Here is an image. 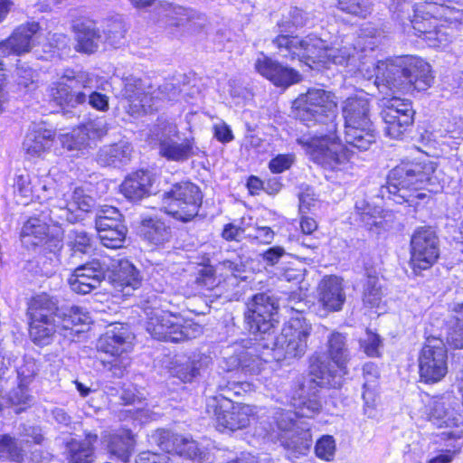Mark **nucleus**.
Returning a JSON list of instances; mask_svg holds the SVG:
<instances>
[{
  "instance_id": "f257e3e1",
  "label": "nucleus",
  "mask_w": 463,
  "mask_h": 463,
  "mask_svg": "<svg viewBox=\"0 0 463 463\" xmlns=\"http://www.w3.org/2000/svg\"><path fill=\"white\" fill-rule=\"evenodd\" d=\"M292 116L307 128L317 127L310 139L298 138L301 145L312 148L314 159L325 168L335 170L349 159L347 148L337 136V100L324 89L309 88L292 102Z\"/></svg>"
},
{
  "instance_id": "f03ea898",
  "label": "nucleus",
  "mask_w": 463,
  "mask_h": 463,
  "mask_svg": "<svg viewBox=\"0 0 463 463\" xmlns=\"http://www.w3.org/2000/svg\"><path fill=\"white\" fill-rule=\"evenodd\" d=\"M99 81V77L89 71L66 69L51 87L52 101L64 115H75L73 109L87 100L93 109L106 111L109 109V98L96 91Z\"/></svg>"
},
{
  "instance_id": "7ed1b4c3",
  "label": "nucleus",
  "mask_w": 463,
  "mask_h": 463,
  "mask_svg": "<svg viewBox=\"0 0 463 463\" xmlns=\"http://www.w3.org/2000/svg\"><path fill=\"white\" fill-rule=\"evenodd\" d=\"M435 171L436 164L430 159L402 163L390 172L386 189L397 203L414 205L418 200L426 197L418 190H433L437 183Z\"/></svg>"
},
{
  "instance_id": "20e7f679",
  "label": "nucleus",
  "mask_w": 463,
  "mask_h": 463,
  "mask_svg": "<svg viewBox=\"0 0 463 463\" xmlns=\"http://www.w3.org/2000/svg\"><path fill=\"white\" fill-rule=\"evenodd\" d=\"M374 76L378 87L383 85L393 91L426 90L433 80L430 64L416 57L407 58L401 65L379 61Z\"/></svg>"
},
{
  "instance_id": "39448f33",
  "label": "nucleus",
  "mask_w": 463,
  "mask_h": 463,
  "mask_svg": "<svg viewBox=\"0 0 463 463\" xmlns=\"http://www.w3.org/2000/svg\"><path fill=\"white\" fill-rule=\"evenodd\" d=\"M273 44L279 53L287 59L313 58L337 65H347L355 52V47L352 45L328 48L321 38L314 35L300 39L298 36L280 34L273 40Z\"/></svg>"
},
{
  "instance_id": "423d86ee",
  "label": "nucleus",
  "mask_w": 463,
  "mask_h": 463,
  "mask_svg": "<svg viewBox=\"0 0 463 463\" xmlns=\"http://www.w3.org/2000/svg\"><path fill=\"white\" fill-rule=\"evenodd\" d=\"M342 115L345 143L360 151L368 150L376 140L370 99L364 94L348 97L342 103Z\"/></svg>"
},
{
  "instance_id": "0eeeda50",
  "label": "nucleus",
  "mask_w": 463,
  "mask_h": 463,
  "mask_svg": "<svg viewBox=\"0 0 463 463\" xmlns=\"http://www.w3.org/2000/svg\"><path fill=\"white\" fill-rule=\"evenodd\" d=\"M293 407L294 411L280 414L278 418V427L288 433V447L299 453H305L312 445V436L309 426L305 423V426L300 427L301 422L298 419L314 418L320 412L322 404L316 393L310 396L300 394L298 398H293Z\"/></svg>"
},
{
  "instance_id": "6e6552de",
  "label": "nucleus",
  "mask_w": 463,
  "mask_h": 463,
  "mask_svg": "<svg viewBox=\"0 0 463 463\" xmlns=\"http://www.w3.org/2000/svg\"><path fill=\"white\" fill-rule=\"evenodd\" d=\"M146 329L155 339L174 343L195 338L202 334L199 325L161 309L148 314Z\"/></svg>"
},
{
  "instance_id": "1a4fd4ad",
  "label": "nucleus",
  "mask_w": 463,
  "mask_h": 463,
  "mask_svg": "<svg viewBox=\"0 0 463 463\" xmlns=\"http://www.w3.org/2000/svg\"><path fill=\"white\" fill-rule=\"evenodd\" d=\"M435 6L430 4L417 5L411 24L416 34L423 37L430 47L443 48L451 42L455 25L446 20L430 15Z\"/></svg>"
},
{
  "instance_id": "9d476101",
  "label": "nucleus",
  "mask_w": 463,
  "mask_h": 463,
  "mask_svg": "<svg viewBox=\"0 0 463 463\" xmlns=\"http://www.w3.org/2000/svg\"><path fill=\"white\" fill-rule=\"evenodd\" d=\"M326 348L329 360L317 358L311 364V373L331 383L330 378L335 380L347 373L346 364L351 355L346 336L339 332L328 335Z\"/></svg>"
},
{
  "instance_id": "9b49d317",
  "label": "nucleus",
  "mask_w": 463,
  "mask_h": 463,
  "mask_svg": "<svg viewBox=\"0 0 463 463\" xmlns=\"http://www.w3.org/2000/svg\"><path fill=\"white\" fill-rule=\"evenodd\" d=\"M203 194L200 188L191 182L173 184L164 194L166 213L183 222H189L198 214Z\"/></svg>"
},
{
  "instance_id": "f8f14e48",
  "label": "nucleus",
  "mask_w": 463,
  "mask_h": 463,
  "mask_svg": "<svg viewBox=\"0 0 463 463\" xmlns=\"http://www.w3.org/2000/svg\"><path fill=\"white\" fill-rule=\"evenodd\" d=\"M418 364L421 382H440L448 373V352L442 340L428 338L419 354Z\"/></svg>"
},
{
  "instance_id": "ddd939ff",
  "label": "nucleus",
  "mask_w": 463,
  "mask_h": 463,
  "mask_svg": "<svg viewBox=\"0 0 463 463\" xmlns=\"http://www.w3.org/2000/svg\"><path fill=\"white\" fill-rule=\"evenodd\" d=\"M439 257V241L430 227L416 230L411 239L410 264L418 275L431 268Z\"/></svg>"
},
{
  "instance_id": "4468645a",
  "label": "nucleus",
  "mask_w": 463,
  "mask_h": 463,
  "mask_svg": "<svg viewBox=\"0 0 463 463\" xmlns=\"http://www.w3.org/2000/svg\"><path fill=\"white\" fill-rule=\"evenodd\" d=\"M311 331V324L302 315H297L284 324L280 335L276 338V348L284 352L285 358L301 357L307 349Z\"/></svg>"
},
{
  "instance_id": "2eb2a0df",
  "label": "nucleus",
  "mask_w": 463,
  "mask_h": 463,
  "mask_svg": "<svg viewBox=\"0 0 463 463\" xmlns=\"http://www.w3.org/2000/svg\"><path fill=\"white\" fill-rule=\"evenodd\" d=\"M279 301L269 293H258L247 304L245 322L252 334H269L278 321L274 316Z\"/></svg>"
},
{
  "instance_id": "dca6fc26",
  "label": "nucleus",
  "mask_w": 463,
  "mask_h": 463,
  "mask_svg": "<svg viewBox=\"0 0 463 463\" xmlns=\"http://www.w3.org/2000/svg\"><path fill=\"white\" fill-rule=\"evenodd\" d=\"M153 133L158 142L159 154L167 160L185 161L198 153L194 138L185 137L180 140L177 127L174 124L158 127Z\"/></svg>"
},
{
  "instance_id": "f3484780",
  "label": "nucleus",
  "mask_w": 463,
  "mask_h": 463,
  "mask_svg": "<svg viewBox=\"0 0 463 463\" xmlns=\"http://www.w3.org/2000/svg\"><path fill=\"white\" fill-rule=\"evenodd\" d=\"M109 258L93 259L76 268L68 279L71 289L78 294H89L100 287L109 274Z\"/></svg>"
},
{
  "instance_id": "a211bd4d",
  "label": "nucleus",
  "mask_w": 463,
  "mask_h": 463,
  "mask_svg": "<svg viewBox=\"0 0 463 463\" xmlns=\"http://www.w3.org/2000/svg\"><path fill=\"white\" fill-rule=\"evenodd\" d=\"M206 411L209 414L213 413L215 416L218 428L232 431L249 426L250 420L256 413L253 406L245 403H236L227 407L220 404L217 397L208 398Z\"/></svg>"
},
{
  "instance_id": "6ab92c4d",
  "label": "nucleus",
  "mask_w": 463,
  "mask_h": 463,
  "mask_svg": "<svg viewBox=\"0 0 463 463\" xmlns=\"http://www.w3.org/2000/svg\"><path fill=\"white\" fill-rule=\"evenodd\" d=\"M123 107L131 116L153 111L152 86L140 78L126 77L121 90Z\"/></svg>"
},
{
  "instance_id": "aec40b11",
  "label": "nucleus",
  "mask_w": 463,
  "mask_h": 463,
  "mask_svg": "<svg viewBox=\"0 0 463 463\" xmlns=\"http://www.w3.org/2000/svg\"><path fill=\"white\" fill-rule=\"evenodd\" d=\"M254 67L258 73L277 87L288 88L295 83H298L302 79L298 71L284 66L263 53H260L256 59Z\"/></svg>"
},
{
  "instance_id": "412c9836",
  "label": "nucleus",
  "mask_w": 463,
  "mask_h": 463,
  "mask_svg": "<svg viewBox=\"0 0 463 463\" xmlns=\"http://www.w3.org/2000/svg\"><path fill=\"white\" fill-rule=\"evenodd\" d=\"M135 336L127 325L116 323L110 325L98 340L99 351L109 355L127 354L133 349Z\"/></svg>"
},
{
  "instance_id": "4be33fe9",
  "label": "nucleus",
  "mask_w": 463,
  "mask_h": 463,
  "mask_svg": "<svg viewBox=\"0 0 463 463\" xmlns=\"http://www.w3.org/2000/svg\"><path fill=\"white\" fill-rule=\"evenodd\" d=\"M39 28V24L34 22L19 25L0 43L2 52L6 55H22L29 52L34 45Z\"/></svg>"
},
{
  "instance_id": "5701e85b",
  "label": "nucleus",
  "mask_w": 463,
  "mask_h": 463,
  "mask_svg": "<svg viewBox=\"0 0 463 463\" xmlns=\"http://www.w3.org/2000/svg\"><path fill=\"white\" fill-rule=\"evenodd\" d=\"M111 268L108 279L115 288H120L126 294L129 290L137 289L140 287L142 278L136 267L127 260L109 259Z\"/></svg>"
},
{
  "instance_id": "b1692460",
  "label": "nucleus",
  "mask_w": 463,
  "mask_h": 463,
  "mask_svg": "<svg viewBox=\"0 0 463 463\" xmlns=\"http://www.w3.org/2000/svg\"><path fill=\"white\" fill-rule=\"evenodd\" d=\"M72 29L77 42L75 46L77 52L94 53L101 44H104V36L94 21L79 20L73 24Z\"/></svg>"
},
{
  "instance_id": "393cba45",
  "label": "nucleus",
  "mask_w": 463,
  "mask_h": 463,
  "mask_svg": "<svg viewBox=\"0 0 463 463\" xmlns=\"http://www.w3.org/2000/svg\"><path fill=\"white\" fill-rule=\"evenodd\" d=\"M318 300L329 312L341 310L345 302L342 279L335 275L324 277L318 284Z\"/></svg>"
},
{
  "instance_id": "a878e982",
  "label": "nucleus",
  "mask_w": 463,
  "mask_h": 463,
  "mask_svg": "<svg viewBox=\"0 0 463 463\" xmlns=\"http://www.w3.org/2000/svg\"><path fill=\"white\" fill-rule=\"evenodd\" d=\"M427 419L437 428H453L458 426L459 418L453 406L450 396L435 398L427 407Z\"/></svg>"
},
{
  "instance_id": "bb28decb",
  "label": "nucleus",
  "mask_w": 463,
  "mask_h": 463,
  "mask_svg": "<svg viewBox=\"0 0 463 463\" xmlns=\"http://www.w3.org/2000/svg\"><path fill=\"white\" fill-rule=\"evenodd\" d=\"M211 364V357L203 354H195L190 357H180L175 359L170 367L173 376L179 378L184 383H189L200 374L202 370L206 369Z\"/></svg>"
},
{
  "instance_id": "cd10ccee",
  "label": "nucleus",
  "mask_w": 463,
  "mask_h": 463,
  "mask_svg": "<svg viewBox=\"0 0 463 463\" xmlns=\"http://www.w3.org/2000/svg\"><path fill=\"white\" fill-rule=\"evenodd\" d=\"M56 317L61 326V335L65 337H71L73 333H80L82 329L77 328L79 326H87L91 322V317L83 307H61V311L56 313Z\"/></svg>"
},
{
  "instance_id": "c85d7f7f",
  "label": "nucleus",
  "mask_w": 463,
  "mask_h": 463,
  "mask_svg": "<svg viewBox=\"0 0 463 463\" xmlns=\"http://www.w3.org/2000/svg\"><path fill=\"white\" fill-rule=\"evenodd\" d=\"M159 13L167 27H184L194 20H200L196 11L172 3L160 4Z\"/></svg>"
},
{
  "instance_id": "c756f323",
  "label": "nucleus",
  "mask_w": 463,
  "mask_h": 463,
  "mask_svg": "<svg viewBox=\"0 0 463 463\" xmlns=\"http://www.w3.org/2000/svg\"><path fill=\"white\" fill-rule=\"evenodd\" d=\"M151 186L150 175L145 171H137L124 180L120 191L128 199L138 201L150 194Z\"/></svg>"
},
{
  "instance_id": "7c9ffc66",
  "label": "nucleus",
  "mask_w": 463,
  "mask_h": 463,
  "mask_svg": "<svg viewBox=\"0 0 463 463\" xmlns=\"http://www.w3.org/2000/svg\"><path fill=\"white\" fill-rule=\"evenodd\" d=\"M98 436L93 433H87L83 440L71 439L66 443V451L70 463H92L94 461L93 444L97 441Z\"/></svg>"
},
{
  "instance_id": "2f4dec72",
  "label": "nucleus",
  "mask_w": 463,
  "mask_h": 463,
  "mask_svg": "<svg viewBox=\"0 0 463 463\" xmlns=\"http://www.w3.org/2000/svg\"><path fill=\"white\" fill-rule=\"evenodd\" d=\"M56 332L61 334V326L58 319L30 318V336L36 345H48Z\"/></svg>"
},
{
  "instance_id": "473e14b6",
  "label": "nucleus",
  "mask_w": 463,
  "mask_h": 463,
  "mask_svg": "<svg viewBox=\"0 0 463 463\" xmlns=\"http://www.w3.org/2000/svg\"><path fill=\"white\" fill-rule=\"evenodd\" d=\"M131 152L130 145L125 142L104 146L98 153L97 161L103 166H118L130 159Z\"/></svg>"
},
{
  "instance_id": "72a5a7b5",
  "label": "nucleus",
  "mask_w": 463,
  "mask_h": 463,
  "mask_svg": "<svg viewBox=\"0 0 463 463\" xmlns=\"http://www.w3.org/2000/svg\"><path fill=\"white\" fill-rule=\"evenodd\" d=\"M52 132L48 129H34L30 131L23 143L27 155L35 157L49 149L52 144Z\"/></svg>"
},
{
  "instance_id": "f704fd0d",
  "label": "nucleus",
  "mask_w": 463,
  "mask_h": 463,
  "mask_svg": "<svg viewBox=\"0 0 463 463\" xmlns=\"http://www.w3.org/2000/svg\"><path fill=\"white\" fill-rule=\"evenodd\" d=\"M61 311L57 301L47 294L33 297L29 304L27 314L29 318H55L56 313Z\"/></svg>"
},
{
  "instance_id": "c9c22d12",
  "label": "nucleus",
  "mask_w": 463,
  "mask_h": 463,
  "mask_svg": "<svg viewBox=\"0 0 463 463\" xmlns=\"http://www.w3.org/2000/svg\"><path fill=\"white\" fill-rule=\"evenodd\" d=\"M106 442L107 449L113 457L128 462L135 445L129 430H124L121 434L109 435Z\"/></svg>"
},
{
  "instance_id": "e433bc0d",
  "label": "nucleus",
  "mask_w": 463,
  "mask_h": 463,
  "mask_svg": "<svg viewBox=\"0 0 463 463\" xmlns=\"http://www.w3.org/2000/svg\"><path fill=\"white\" fill-rule=\"evenodd\" d=\"M363 399L368 408H373L375 404L376 391L378 386L379 370L373 363H367L363 367Z\"/></svg>"
},
{
  "instance_id": "4c0bfd02",
  "label": "nucleus",
  "mask_w": 463,
  "mask_h": 463,
  "mask_svg": "<svg viewBox=\"0 0 463 463\" xmlns=\"http://www.w3.org/2000/svg\"><path fill=\"white\" fill-rule=\"evenodd\" d=\"M381 117L385 125L384 132L386 136L394 139H402L413 123V118H410L408 115L398 118L396 112L392 111L381 113Z\"/></svg>"
},
{
  "instance_id": "58836bf2",
  "label": "nucleus",
  "mask_w": 463,
  "mask_h": 463,
  "mask_svg": "<svg viewBox=\"0 0 463 463\" xmlns=\"http://www.w3.org/2000/svg\"><path fill=\"white\" fill-rule=\"evenodd\" d=\"M141 232L151 243L161 244L168 241L170 230L166 225L158 220H144L142 222Z\"/></svg>"
},
{
  "instance_id": "ea45409f",
  "label": "nucleus",
  "mask_w": 463,
  "mask_h": 463,
  "mask_svg": "<svg viewBox=\"0 0 463 463\" xmlns=\"http://www.w3.org/2000/svg\"><path fill=\"white\" fill-rule=\"evenodd\" d=\"M48 232V225L39 218H30L23 226L21 235L27 243L38 245L43 242Z\"/></svg>"
},
{
  "instance_id": "a19ab883",
  "label": "nucleus",
  "mask_w": 463,
  "mask_h": 463,
  "mask_svg": "<svg viewBox=\"0 0 463 463\" xmlns=\"http://www.w3.org/2000/svg\"><path fill=\"white\" fill-rule=\"evenodd\" d=\"M66 245L71 255H83L91 249V237L83 229L74 228L69 231L66 236Z\"/></svg>"
},
{
  "instance_id": "79ce46f5",
  "label": "nucleus",
  "mask_w": 463,
  "mask_h": 463,
  "mask_svg": "<svg viewBox=\"0 0 463 463\" xmlns=\"http://www.w3.org/2000/svg\"><path fill=\"white\" fill-rule=\"evenodd\" d=\"M61 145L68 151H77L84 154L85 150L91 147V141L90 137H88V133L84 132L80 127L71 134L62 136Z\"/></svg>"
},
{
  "instance_id": "37998d69",
  "label": "nucleus",
  "mask_w": 463,
  "mask_h": 463,
  "mask_svg": "<svg viewBox=\"0 0 463 463\" xmlns=\"http://www.w3.org/2000/svg\"><path fill=\"white\" fill-rule=\"evenodd\" d=\"M235 350L242 355V368L245 373L259 374L264 365L263 360L254 353L252 348H246L241 343H234Z\"/></svg>"
},
{
  "instance_id": "c03bdc74",
  "label": "nucleus",
  "mask_w": 463,
  "mask_h": 463,
  "mask_svg": "<svg viewBox=\"0 0 463 463\" xmlns=\"http://www.w3.org/2000/svg\"><path fill=\"white\" fill-rule=\"evenodd\" d=\"M49 219L54 225L61 226L65 222L75 223L82 220V216L76 213L68 202L64 206H53L50 210Z\"/></svg>"
},
{
  "instance_id": "a18cd8bd",
  "label": "nucleus",
  "mask_w": 463,
  "mask_h": 463,
  "mask_svg": "<svg viewBox=\"0 0 463 463\" xmlns=\"http://www.w3.org/2000/svg\"><path fill=\"white\" fill-rule=\"evenodd\" d=\"M309 23L308 15L298 7L290 8L288 14L278 22L281 32H290L293 28L303 27Z\"/></svg>"
},
{
  "instance_id": "49530a36",
  "label": "nucleus",
  "mask_w": 463,
  "mask_h": 463,
  "mask_svg": "<svg viewBox=\"0 0 463 463\" xmlns=\"http://www.w3.org/2000/svg\"><path fill=\"white\" fill-rule=\"evenodd\" d=\"M0 458L21 463L24 460V452L17 446L15 439L9 435L0 436Z\"/></svg>"
},
{
  "instance_id": "de8ad7c7",
  "label": "nucleus",
  "mask_w": 463,
  "mask_h": 463,
  "mask_svg": "<svg viewBox=\"0 0 463 463\" xmlns=\"http://www.w3.org/2000/svg\"><path fill=\"white\" fill-rule=\"evenodd\" d=\"M383 297L382 287L378 278L369 276L364 284L363 302L365 306L373 307L379 305Z\"/></svg>"
},
{
  "instance_id": "09e8293b",
  "label": "nucleus",
  "mask_w": 463,
  "mask_h": 463,
  "mask_svg": "<svg viewBox=\"0 0 463 463\" xmlns=\"http://www.w3.org/2000/svg\"><path fill=\"white\" fill-rule=\"evenodd\" d=\"M337 8L345 13L365 18L372 12L369 0H338Z\"/></svg>"
},
{
  "instance_id": "8fccbe9b",
  "label": "nucleus",
  "mask_w": 463,
  "mask_h": 463,
  "mask_svg": "<svg viewBox=\"0 0 463 463\" xmlns=\"http://www.w3.org/2000/svg\"><path fill=\"white\" fill-rule=\"evenodd\" d=\"M99 238L101 243L110 249H119L123 246L127 235V227L120 226L114 230L99 231Z\"/></svg>"
},
{
  "instance_id": "3c124183",
  "label": "nucleus",
  "mask_w": 463,
  "mask_h": 463,
  "mask_svg": "<svg viewBox=\"0 0 463 463\" xmlns=\"http://www.w3.org/2000/svg\"><path fill=\"white\" fill-rule=\"evenodd\" d=\"M179 94V87L173 82H165L156 90L152 88L153 111L158 109L160 101L175 99Z\"/></svg>"
},
{
  "instance_id": "603ef678",
  "label": "nucleus",
  "mask_w": 463,
  "mask_h": 463,
  "mask_svg": "<svg viewBox=\"0 0 463 463\" xmlns=\"http://www.w3.org/2000/svg\"><path fill=\"white\" fill-rule=\"evenodd\" d=\"M69 203L76 213L81 214L91 211L95 205V200L87 194L82 188L77 187L71 195Z\"/></svg>"
},
{
  "instance_id": "864d4df0",
  "label": "nucleus",
  "mask_w": 463,
  "mask_h": 463,
  "mask_svg": "<svg viewBox=\"0 0 463 463\" xmlns=\"http://www.w3.org/2000/svg\"><path fill=\"white\" fill-rule=\"evenodd\" d=\"M125 33V26L121 21L111 22L101 31L104 36V44L107 43L112 47H117L121 43Z\"/></svg>"
},
{
  "instance_id": "5fc2aeb1",
  "label": "nucleus",
  "mask_w": 463,
  "mask_h": 463,
  "mask_svg": "<svg viewBox=\"0 0 463 463\" xmlns=\"http://www.w3.org/2000/svg\"><path fill=\"white\" fill-rule=\"evenodd\" d=\"M110 356L111 360L102 362L104 368L116 378L123 377L130 365L129 357L126 354Z\"/></svg>"
},
{
  "instance_id": "6e6d98bb",
  "label": "nucleus",
  "mask_w": 463,
  "mask_h": 463,
  "mask_svg": "<svg viewBox=\"0 0 463 463\" xmlns=\"http://www.w3.org/2000/svg\"><path fill=\"white\" fill-rule=\"evenodd\" d=\"M84 132L88 133L90 140L101 138L108 132V124L104 118H97L80 127Z\"/></svg>"
},
{
  "instance_id": "4d7b16f0",
  "label": "nucleus",
  "mask_w": 463,
  "mask_h": 463,
  "mask_svg": "<svg viewBox=\"0 0 463 463\" xmlns=\"http://www.w3.org/2000/svg\"><path fill=\"white\" fill-rule=\"evenodd\" d=\"M317 456L324 460L333 459L335 452V442L332 436H324L317 440L315 448Z\"/></svg>"
},
{
  "instance_id": "13d9d810",
  "label": "nucleus",
  "mask_w": 463,
  "mask_h": 463,
  "mask_svg": "<svg viewBox=\"0 0 463 463\" xmlns=\"http://www.w3.org/2000/svg\"><path fill=\"white\" fill-rule=\"evenodd\" d=\"M222 362L223 369L228 372L242 368V355H240L239 351L235 350L234 344L224 349Z\"/></svg>"
},
{
  "instance_id": "bf43d9fd",
  "label": "nucleus",
  "mask_w": 463,
  "mask_h": 463,
  "mask_svg": "<svg viewBox=\"0 0 463 463\" xmlns=\"http://www.w3.org/2000/svg\"><path fill=\"white\" fill-rule=\"evenodd\" d=\"M14 189L15 192L24 199L23 202L26 203V201L29 200L33 194V187L31 184V178L29 174L24 172L16 175L14 180Z\"/></svg>"
},
{
  "instance_id": "052dcab7",
  "label": "nucleus",
  "mask_w": 463,
  "mask_h": 463,
  "mask_svg": "<svg viewBox=\"0 0 463 463\" xmlns=\"http://www.w3.org/2000/svg\"><path fill=\"white\" fill-rule=\"evenodd\" d=\"M390 111L396 112V116L398 118L406 115L410 118H413L414 115L411 103L408 101H402L397 98L392 99L390 105L386 106L381 113H389Z\"/></svg>"
},
{
  "instance_id": "680f3d73",
  "label": "nucleus",
  "mask_w": 463,
  "mask_h": 463,
  "mask_svg": "<svg viewBox=\"0 0 463 463\" xmlns=\"http://www.w3.org/2000/svg\"><path fill=\"white\" fill-rule=\"evenodd\" d=\"M447 343L454 348H463V325L449 320Z\"/></svg>"
},
{
  "instance_id": "e2e57ef3",
  "label": "nucleus",
  "mask_w": 463,
  "mask_h": 463,
  "mask_svg": "<svg viewBox=\"0 0 463 463\" xmlns=\"http://www.w3.org/2000/svg\"><path fill=\"white\" fill-rule=\"evenodd\" d=\"M215 270L213 267L204 266L197 273L195 282L198 286L207 289L213 288L216 285Z\"/></svg>"
},
{
  "instance_id": "0e129e2a",
  "label": "nucleus",
  "mask_w": 463,
  "mask_h": 463,
  "mask_svg": "<svg viewBox=\"0 0 463 463\" xmlns=\"http://www.w3.org/2000/svg\"><path fill=\"white\" fill-rule=\"evenodd\" d=\"M18 85L28 88L33 84L35 71L25 63H19L15 69Z\"/></svg>"
},
{
  "instance_id": "69168bd1",
  "label": "nucleus",
  "mask_w": 463,
  "mask_h": 463,
  "mask_svg": "<svg viewBox=\"0 0 463 463\" xmlns=\"http://www.w3.org/2000/svg\"><path fill=\"white\" fill-rule=\"evenodd\" d=\"M150 441L156 444L163 450H170L172 449L173 435L166 430H156L150 437Z\"/></svg>"
},
{
  "instance_id": "338daca9",
  "label": "nucleus",
  "mask_w": 463,
  "mask_h": 463,
  "mask_svg": "<svg viewBox=\"0 0 463 463\" xmlns=\"http://www.w3.org/2000/svg\"><path fill=\"white\" fill-rule=\"evenodd\" d=\"M294 162L292 155H279L271 159L269 167L272 173H282L288 169Z\"/></svg>"
},
{
  "instance_id": "774afa93",
  "label": "nucleus",
  "mask_w": 463,
  "mask_h": 463,
  "mask_svg": "<svg viewBox=\"0 0 463 463\" xmlns=\"http://www.w3.org/2000/svg\"><path fill=\"white\" fill-rule=\"evenodd\" d=\"M179 457L170 458L165 454H157L150 451L142 452L138 456L137 463H176Z\"/></svg>"
}]
</instances>
